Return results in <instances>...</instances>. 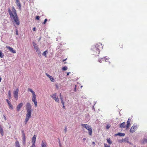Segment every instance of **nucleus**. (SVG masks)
<instances>
[{"instance_id":"obj_9","label":"nucleus","mask_w":147,"mask_h":147,"mask_svg":"<svg viewBox=\"0 0 147 147\" xmlns=\"http://www.w3.org/2000/svg\"><path fill=\"white\" fill-rule=\"evenodd\" d=\"M32 100L34 102L35 106L36 107L37 106V102L35 94L32 95Z\"/></svg>"},{"instance_id":"obj_33","label":"nucleus","mask_w":147,"mask_h":147,"mask_svg":"<svg viewBox=\"0 0 147 147\" xmlns=\"http://www.w3.org/2000/svg\"><path fill=\"white\" fill-rule=\"evenodd\" d=\"M8 96H9V98H10L11 97V92L10 90H9L8 91Z\"/></svg>"},{"instance_id":"obj_36","label":"nucleus","mask_w":147,"mask_h":147,"mask_svg":"<svg viewBox=\"0 0 147 147\" xmlns=\"http://www.w3.org/2000/svg\"><path fill=\"white\" fill-rule=\"evenodd\" d=\"M104 146L105 147H110L109 145H108L107 144H104Z\"/></svg>"},{"instance_id":"obj_25","label":"nucleus","mask_w":147,"mask_h":147,"mask_svg":"<svg viewBox=\"0 0 147 147\" xmlns=\"http://www.w3.org/2000/svg\"><path fill=\"white\" fill-rule=\"evenodd\" d=\"M28 91L31 92L32 94V95L35 94V92L32 89L29 88L28 89Z\"/></svg>"},{"instance_id":"obj_30","label":"nucleus","mask_w":147,"mask_h":147,"mask_svg":"<svg viewBox=\"0 0 147 147\" xmlns=\"http://www.w3.org/2000/svg\"><path fill=\"white\" fill-rule=\"evenodd\" d=\"M147 142V139L146 138H144L143 141H142V143L143 144Z\"/></svg>"},{"instance_id":"obj_48","label":"nucleus","mask_w":147,"mask_h":147,"mask_svg":"<svg viewBox=\"0 0 147 147\" xmlns=\"http://www.w3.org/2000/svg\"><path fill=\"white\" fill-rule=\"evenodd\" d=\"M1 78L0 77V82L1 81Z\"/></svg>"},{"instance_id":"obj_11","label":"nucleus","mask_w":147,"mask_h":147,"mask_svg":"<svg viewBox=\"0 0 147 147\" xmlns=\"http://www.w3.org/2000/svg\"><path fill=\"white\" fill-rule=\"evenodd\" d=\"M36 136L34 135L32 139V146H35V142L36 141Z\"/></svg>"},{"instance_id":"obj_5","label":"nucleus","mask_w":147,"mask_h":147,"mask_svg":"<svg viewBox=\"0 0 147 147\" xmlns=\"http://www.w3.org/2000/svg\"><path fill=\"white\" fill-rule=\"evenodd\" d=\"M51 96L56 102H59V99L57 96V93H56L52 94L51 95Z\"/></svg>"},{"instance_id":"obj_42","label":"nucleus","mask_w":147,"mask_h":147,"mask_svg":"<svg viewBox=\"0 0 147 147\" xmlns=\"http://www.w3.org/2000/svg\"><path fill=\"white\" fill-rule=\"evenodd\" d=\"M64 130L65 132H66L67 131V127H65Z\"/></svg>"},{"instance_id":"obj_17","label":"nucleus","mask_w":147,"mask_h":147,"mask_svg":"<svg viewBox=\"0 0 147 147\" xmlns=\"http://www.w3.org/2000/svg\"><path fill=\"white\" fill-rule=\"evenodd\" d=\"M34 48L36 50V52L38 54H39L41 52L39 50V49L37 46H36V47L34 46Z\"/></svg>"},{"instance_id":"obj_7","label":"nucleus","mask_w":147,"mask_h":147,"mask_svg":"<svg viewBox=\"0 0 147 147\" xmlns=\"http://www.w3.org/2000/svg\"><path fill=\"white\" fill-rule=\"evenodd\" d=\"M109 58L108 57H104L103 58L99 59L98 60V61L100 63H101L102 61H105L106 62H109L108 61V60L109 59ZM109 63H110V62H109Z\"/></svg>"},{"instance_id":"obj_8","label":"nucleus","mask_w":147,"mask_h":147,"mask_svg":"<svg viewBox=\"0 0 147 147\" xmlns=\"http://www.w3.org/2000/svg\"><path fill=\"white\" fill-rule=\"evenodd\" d=\"M138 127L135 124H134L133 126L131 128L130 131L131 133H133L137 129Z\"/></svg>"},{"instance_id":"obj_26","label":"nucleus","mask_w":147,"mask_h":147,"mask_svg":"<svg viewBox=\"0 0 147 147\" xmlns=\"http://www.w3.org/2000/svg\"><path fill=\"white\" fill-rule=\"evenodd\" d=\"M24 136L23 137V144H25L26 143V138L24 135L23 134Z\"/></svg>"},{"instance_id":"obj_19","label":"nucleus","mask_w":147,"mask_h":147,"mask_svg":"<svg viewBox=\"0 0 147 147\" xmlns=\"http://www.w3.org/2000/svg\"><path fill=\"white\" fill-rule=\"evenodd\" d=\"M16 3L17 5L19 7L20 9L21 8V4L19 0H16Z\"/></svg>"},{"instance_id":"obj_40","label":"nucleus","mask_w":147,"mask_h":147,"mask_svg":"<svg viewBox=\"0 0 147 147\" xmlns=\"http://www.w3.org/2000/svg\"><path fill=\"white\" fill-rule=\"evenodd\" d=\"M33 46L34 47V46L36 47V46H37L36 44L35 43H34V42H33Z\"/></svg>"},{"instance_id":"obj_2","label":"nucleus","mask_w":147,"mask_h":147,"mask_svg":"<svg viewBox=\"0 0 147 147\" xmlns=\"http://www.w3.org/2000/svg\"><path fill=\"white\" fill-rule=\"evenodd\" d=\"M102 49V44L101 43H98L95 45L92 46L91 50L93 51L92 53L95 55L97 54H98L100 51V50Z\"/></svg>"},{"instance_id":"obj_41","label":"nucleus","mask_w":147,"mask_h":147,"mask_svg":"<svg viewBox=\"0 0 147 147\" xmlns=\"http://www.w3.org/2000/svg\"><path fill=\"white\" fill-rule=\"evenodd\" d=\"M33 30L34 31H35L36 30V28L35 27H34L33 28Z\"/></svg>"},{"instance_id":"obj_46","label":"nucleus","mask_w":147,"mask_h":147,"mask_svg":"<svg viewBox=\"0 0 147 147\" xmlns=\"http://www.w3.org/2000/svg\"><path fill=\"white\" fill-rule=\"evenodd\" d=\"M92 144H95V143L94 142H92Z\"/></svg>"},{"instance_id":"obj_51","label":"nucleus","mask_w":147,"mask_h":147,"mask_svg":"<svg viewBox=\"0 0 147 147\" xmlns=\"http://www.w3.org/2000/svg\"><path fill=\"white\" fill-rule=\"evenodd\" d=\"M66 59H65L63 60V61H65L66 60Z\"/></svg>"},{"instance_id":"obj_4","label":"nucleus","mask_w":147,"mask_h":147,"mask_svg":"<svg viewBox=\"0 0 147 147\" xmlns=\"http://www.w3.org/2000/svg\"><path fill=\"white\" fill-rule=\"evenodd\" d=\"M19 91L18 88H17L13 92V96L16 100H17L18 99Z\"/></svg>"},{"instance_id":"obj_44","label":"nucleus","mask_w":147,"mask_h":147,"mask_svg":"<svg viewBox=\"0 0 147 147\" xmlns=\"http://www.w3.org/2000/svg\"><path fill=\"white\" fill-rule=\"evenodd\" d=\"M76 85H75V87L74 88V90L75 91H76Z\"/></svg>"},{"instance_id":"obj_49","label":"nucleus","mask_w":147,"mask_h":147,"mask_svg":"<svg viewBox=\"0 0 147 147\" xmlns=\"http://www.w3.org/2000/svg\"><path fill=\"white\" fill-rule=\"evenodd\" d=\"M31 147H35V146H33L32 145V146H31Z\"/></svg>"},{"instance_id":"obj_50","label":"nucleus","mask_w":147,"mask_h":147,"mask_svg":"<svg viewBox=\"0 0 147 147\" xmlns=\"http://www.w3.org/2000/svg\"><path fill=\"white\" fill-rule=\"evenodd\" d=\"M59 145L60 146V147H61L60 143H59Z\"/></svg>"},{"instance_id":"obj_15","label":"nucleus","mask_w":147,"mask_h":147,"mask_svg":"<svg viewBox=\"0 0 147 147\" xmlns=\"http://www.w3.org/2000/svg\"><path fill=\"white\" fill-rule=\"evenodd\" d=\"M46 75L48 78H50L51 81V82H54V79L51 76H50L47 73H46Z\"/></svg>"},{"instance_id":"obj_39","label":"nucleus","mask_w":147,"mask_h":147,"mask_svg":"<svg viewBox=\"0 0 147 147\" xmlns=\"http://www.w3.org/2000/svg\"><path fill=\"white\" fill-rule=\"evenodd\" d=\"M40 17L38 16H37L36 17V19L37 20H39V19Z\"/></svg>"},{"instance_id":"obj_6","label":"nucleus","mask_w":147,"mask_h":147,"mask_svg":"<svg viewBox=\"0 0 147 147\" xmlns=\"http://www.w3.org/2000/svg\"><path fill=\"white\" fill-rule=\"evenodd\" d=\"M32 106L31 104L28 102L27 103L26 106V108L27 111H33L32 109H31Z\"/></svg>"},{"instance_id":"obj_1","label":"nucleus","mask_w":147,"mask_h":147,"mask_svg":"<svg viewBox=\"0 0 147 147\" xmlns=\"http://www.w3.org/2000/svg\"><path fill=\"white\" fill-rule=\"evenodd\" d=\"M8 11L11 18L13 20L16 24L19 25L20 22L16 13V11L15 8L13 7L11 10L9 9Z\"/></svg>"},{"instance_id":"obj_34","label":"nucleus","mask_w":147,"mask_h":147,"mask_svg":"<svg viewBox=\"0 0 147 147\" xmlns=\"http://www.w3.org/2000/svg\"><path fill=\"white\" fill-rule=\"evenodd\" d=\"M111 127V125L109 124H107L106 126V128L109 129Z\"/></svg>"},{"instance_id":"obj_24","label":"nucleus","mask_w":147,"mask_h":147,"mask_svg":"<svg viewBox=\"0 0 147 147\" xmlns=\"http://www.w3.org/2000/svg\"><path fill=\"white\" fill-rule=\"evenodd\" d=\"M127 138H125L124 139L119 140V142H127Z\"/></svg>"},{"instance_id":"obj_16","label":"nucleus","mask_w":147,"mask_h":147,"mask_svg":"<svg viewBox=\"0 0 147 147\" xmlns=\"http://www.w3.org/2000/svg\"><path fill=\"white\" fill-rule=\"evenodd\" d=\"M32 111H27V113L26 114V117L30 118L31 117Z\"/></svg>"},{"instance_id":"obj_29","label":"nucleus","mask_w":147,"mask_h":147,"mask_svg":"<svg viewBox=\"0 0 147 147\" xmlns=\"http://www.w3.org/2000/svg\"><path fill=\"white\" fill-rule=\"evenodd\" d=\"M107 142L109 144H112V141L110 138L107 139Z\"/></svg>"},{"instance_id":"obj_12","label":"nucleus","mask_w":147,"mask_h":147,"mask_svg":"<svg viewBox=\"0 0 147 147\" xmlns=\"http://www.w3.org/2000/svg\"><path fill=\"white\" fill-rule=\"evenodd\" d=\"M23 105V104L22 103H20L17 106L16 108L17 111H19L20 110V109L22 107Z\"/></svg>"},{"instance_id":"obj_32","label":"nucleus","mask_w":147,"mask_h":147,"mask_svg":"<svg viewBox=\"0 0 147 147\" xmlns=\"http://www.w3.org/2000/svg\"><path fill=\"white\" fill-rule=\"evenodd\" d=\"M4 57V55L1 52H0V57L2 58H3V57Z\"/></svg>"},{"instance_id":"obj_3","label":"nucleus","mask_w":147,"mask_h":147,"mask_svg":"<svg viewBox=\"0 0 147 147\" xmlns=\"http://www.w3.org/2000/svg\"><path fill=\"white\" fill-rule=\"evenodd\" d=\"M81 126L84 127L88 131V133L91 136L92 134V129L91 127L87 124H81Z\"/></svg>"},{"instance_id":"obj_43","label":"nucleus","mask_w":147,"mask_h":147,"mask_svg":"<svg viewBox=\"0 0 147 147\" xmlns=\"http://www.w3.org/2000/svg\"><path fill=\"white\" fill-rule=\"evenodd\" d=\"M70 73V72H68V73H67V76H68V75H69V74Z\"/></svg>"},{"instance_id":"obj_31","label":"nucleus","mask_w":147,"mask_h":147,"mask_svg":"<svg viewBox=\"0 0 147 147\" xmlns=\"http://www.w3.org/2000/svg\"><path fill=\"white\" fill-rule=\"evenodd\" d=\"M62 69L63 71H65L67 69V67L66 66H64L63 67Z\"/></svg>"},{"instance_id":"obj_35","label":"nucleus","mask_w":147,"mask_h":147,"mask_svg":"<svg viewBox=\"0 0 147 147\" xmlns=\"http://www.w3.org/2000/svg\"><path fill=\"white\" fill-rule=\"evenodd\" d=\"M61 102L62 104L63 105H65V102H64L63 101V99H61Z\"/></svg>"},{"instance_id":"obj_21","label":"nucleus","mask_w":147,"mask_h":147,"mask_svg":"<svg viewBox=\"0 0 147 147\" xmlns=\"http://www.w3.org/2000/svg\"><path fill=\"white\" fill-rule=\"evenodd\" d=\"M15 146L16 147H20L19 143L18 140L16 141Z\"/></svg>"},{"instance_id":"obj_23","label":"nucleus","mask_w":147,"mask_h":147,"mask_svg":"<svg viewBox=\"0 0 147 147\" xmlns=\"http://www.w3.org/2000/svg\"><path fill=\"white\" fill-rule=\"evenodd\" d=\"M125 134L124 133H119L117 134H115V136H125Z\"/></svg>"},{"instance_id":"obj_45","label":"nucleus","mask_w":147,"mask_h":147,"mask_svg":"<svg viewBox=\"0 0 147 147\" xmlns=\"http://www.w3.org/2000/svg\"><path fill=\"white\" fill-rule=\"evenodd\" d=\"M86 140V139L85 138H84L83 139V140L84 141Z\"/></svg>"},{"instance_id":"obj_28","label":"nucleus","mask_w":147,"mask_h":147,"mask_svg":"<svg viewBox=\"0 0 147 147\" xmlns=\"http://www.w3.org/2000/svg\"><path fill=\"white\" fill-rule=\"evenodd\" d=\"M30 118L27 117L26 116V119H25V121L26 124L27 123V122H28V121L29 120Z\"/></svg>"},{"instance_id":"obj_54","label":"nucleus","mask_w":147,"mask_h":147,"mask_svg":"<svg viewBox=\"0 0 147 147\" xmlns=\"http://www.w3.org/2000/svg\"><path fill=\"white\" fill-rule=\"evenodd\" d=\"M82 86H81V88H82Z\"/></svg>"},{"instance_id":"obj_53","label":"nucleus","mask_w":147,"mask_h":147,"mask_svg":"<svg viewBox=\"0 0 147 147\" xmlns=\"http://www.w3.org/2000/svg\"><path fill=\"white\" fill-rule=\"evenodd\" d=\"M5 120L6 119V117H5Z\"/></svg>"},{"instance_id":"obj_47","label":"nucleus","mask_w":147,"mask_h":147,"mask_svg":"<svg viewBox=\"0 0 147 147\" xmlns=\"http://www.w3.org/2000/svg\"><path fill=\"white\" fill-rule=\"evenodd\" d=\"M63 105V108L64 109H65V106L64 105Z\"/></svg>"},{"instance_id":"obj_13","label":"nucleus","mask_w":147,"mask_h":147,"mask_svg":"<svg viewBox=\"0 0 147 147\" xmlns=\"http://www.w3.org/2000/svg\"><path fill=\"white\" fill-rule=\"evenodd\" d=\"M41 147H47V144L46 141L45 140H42L41 143Z\"/></svg>"},{"instance_id":"obj_22","label":"nucleus","mask_w":147,"mask_h":147,"mask_svg":"<svg viewBox=\"0 0 147 147\" xmlns=\"http://www.w3.org/2000/svg\"><path fill=\"white\" fill-rule=\"evenodd\" d=\"M126 125L125 122H123L120 125V127L121 128L125 127H126Z\"/></svg>"},{"instance_id":"obj_14","label":"nucleus","mask_w":147,"mask_h":147,"mask_svg":"<svg viewBox=\"0 0 147 147\" xmlns=\"http://www.w3.org/2000/svg\"><path fill=\"white\" fill-rule=\"evenodd\" d=\"M6 101L8 104V105L9 107V108L10 109H13V108L12 106L11 105V102L9 101L8 99L6 100Z\"/></svg>"},{"instance_id":"obj_18","label":"nucleus","mask_w":147,"mask_h":147,"mask_svg":"<svg viewBox=\"0 0 147 147\" xmlns=\"http://www.w3.org/2000/svg\"><path fill=\"white\" fill-rule=\"evenodd\" d=\"M131 120L129 119L127 122V125H126V128L127 129L128 128L130 125V122Z\"/></svg>"},{"instance_id":"obj_10","label":"nucleus","mask_w":147,"mask_h":147,"mask_svg":"<svg viewBox=\"0 0 147 147\" xmlns=\"http://www.w3.org/2000/svg\"><path fill=\"white\" fill-rule=\"evenodd\" d=\"M6 47L7 48L8 50L11 53H16V51L14 50L13 48H12L9 46H6Z\"/></svg>"},{"instance_id":"obj_37","label":"nucleus","mask_w":147,"mask_h":147,"mask_svg":"<svg viewBox=\"0 0 147 147\" xmlns=\"http://www.w3.org/2000/svg\"><path fill=\"white\" fill-rule=\"evenodd\" d=\"M47 19H45V20L44 22L43 23V24H45L46 23V22H47Z\"/></svg>"},{"instance_id":"obj_52","label":"nucleus","mask_w":147,"mask_h":147,"mask_svg":"<svg viewBox=\"0 0 147 147\" xmlns=\"http://www.w3.org/2000/svg\"><path fill=\"white\" fill-rule=\"evenodd\" d=\"M16 35H18V34L17 31V32H16Z\"/></svg>"},{"instance_id":"obj_27","label":"nucleus","mask_w":147,"mask_h":147,"mask_svg":"<svg viewBox=\"0 0 147 147\" xmlns=\"http://www.w3.org/2000/svg\"><path fill=\"white\" fill-rule=\"evenodd\" d=\"M48 52L47 50H46L42 54V55L45 56V57H47L46 54H47Z\"/></svg>"},{"instance_id":"obj_38","label":"nucleus","mask_w":147,"mask_h":147,"mask_svg":"<svg viewBox=\"0 0 147 147\" xmlns=\"http://www.w3.org/2000/svg\"><path fill=\"white\" fill-rule=\"evenodd\" d=\"M59 96H60V100H61V99H63V98H62V97L61 96V93H60V95H59Z\"/></svg>"},{"instance_id":"obj_20","label":"nucleus","mask_w":147,"mask_h":147,"mask_svg":"<svg viewBox=\"0 0 147 147\" xmlns=\"http://www.w3.org/2000/svg\"><path fill=\"white\" fill-rule=\"evenodd\" d=\"M0 133L2 136H3L4 132L3 131V128L1 126H0Z\"/></svg>"}]
</instances>
